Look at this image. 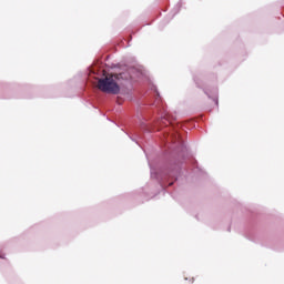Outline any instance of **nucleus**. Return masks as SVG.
<instances>
[{
  "label": "nucleus",
  "instance_id": "f257e3e1",
  "mask_svg": "<svg viewBox=\"0 0 284 284\" xmlns=\"http://www.w3.org/2000/svg\"><path fill=\"white\" fill-rule=\"evenodd\" d=\"M98 89L101 90V92H105V94H119V92H121V88L112 77L99 79Z\"/></svg>",
  "mask_w": 284,
  "mask_h": 284
},
{
  "label": "nucleus",
  "instance_id": "f03ea898",
  "mask_svg": "<svg viewBox=\"0 0 284 284\" xmlns=\"http://www.w3.org/2000/svg\"><path fill=\"white\" fill-rule=\"evenodd\" d=\"M144 73H143V70L141 69H138V68H132L130 69V79H132L133 81L135 79H141L143 78Z\"/></svg>",
  "mask_w": 284,
  "mask_h": 284
},
{
  "label": "nucleus",
  "instance_id": "7ed1b4c3",
  "mask_svg": "<svg viewBox=\"0 0 284 284\" xmlns=\"http://www.w3.org/2000/svg\"><path fill=\"white\" fill-rule=\"evenodd\" d=\"M213 101H214L215 105H219V95L215 94L213 97Z\"/></svg>",
  "mask_w": 284,
  "mask_h": 284
},
{
  "label": "nucleus",
  "instance_id": "20e7f679",
  "mask_svg": "<svg viewBox=\"0 0 284 284\" xmlns=\"http://www.w3.org/2000/svg\"><path fill=\"white\" fill-rule=\"evenodd\" d=\"M151 176H154V172L151 171Z\"/></svg>",
  "mask_w": 284,
  "mask_h": 284
}]
</instances>
